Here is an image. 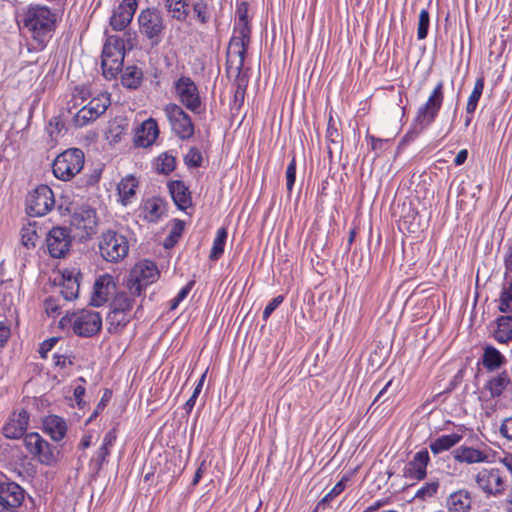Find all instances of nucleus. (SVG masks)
Listing matches in <instances>:
<instances>
[{"mask_svg": "<svg viewBox=\"0 0 512 512\" xmlns=\"http://www.w3.org/2000/svg\"><path fill=\"white\" fill-rule=\"evenodd\" d=\"M23 26L33 39L35 50H42L53 36L57 14L44 5H30L23 13Z\"/></svg>", "mask_w": 512, "mask_h": 512, "instance_id": "f257e3e1", "label": "nucleus"}, {"mask_svg": "<svg viewBox=\"0 0 512 512\" xmlns=\"http://www.w3.org/2000/svg\"><path fill=\"white\" fill-rule=\"evenodd\" d=\"M246 3H241L237 9V22L227 51V63L238 72L243 69L245 55L250 44L251 29L248 22Z\"/></svg>", "mask_w": 512, "mask_h": 512, "instance_id": "f03ea898", "label": "nucleus"}, {"mask_svg": "<svg viewBox=\"0 0 512 512\" xmlns=\"http://www.w3.org/2000/svg\"><path fill=\"white\" fill-rule=\"evenodd\" d=\"M129 241L122 233L108 229L98 238L100 256L107 262L118 263L124 260L129 253Z\"/></svg>", "mask_w": 512, "mask_h": 512, "instance_id": "7ed1b4c3", "label": "nucleus"}, {"mask_svg": "<svg viewBox=\"0 0 512 512\" xmlns=\"http://www.w3.org/2000/svg\"><path fill=\"white\" fill-rule=\"evenodd\" d=\"M140 34L145 37L152 47L158 46L164 35L165 21L163 14L156 8H146L137 16Z\"/></svg>", "mask_w": 512, "mask_h": 512, "instance_id": "20e7f679", "label": "nucleus"}, {"mask_svg": "<svg viewBox=\"0 0 512 512\" xmlns=\"http://www.w3.org/2000/svg\"><path fill=\"white\" fill-rule=\"evenodd\" d=\"M60 325L65 327L71 325L75 334L81 337H91L97 334L102 327V318L98 312L82 310L66 314Z\"/></svg>", "mask_w": 512, "mask_h": 512, "instance_id": "39448f33", "label": "nucleus"}, {"mask_svg": "<svg viewBox=\"0 0 512 512\" xmlns=\"http://www.w3.org/2000/svg\"><path fill=\"white\" fill-rule=\"evenodd\" d=\"M84 166V153L78 148H70L59 154L53 161L54 176L62 181L74 178Z\"/></svg>", "mask_w": 512, "mask_h": 512, "instance_id": "423d86ee", "label": "nucleus"}, {"mask_svg": "<svg viewBox=\"0 0 512 512\" xmlns=\"http://www.w3.org/2000/svg\"><path fill=\"white\" fill-rule=\"evenodd\" d=\"M125 56V44L117 36L107 38L102 51L103 75L107 79L114 78L122 69Z\"/></svg>", "mask_w": 512, "mask_h": 512, "instance_id": "0eeeda50", "label": "nucleus"}, {"mask_svg": "<svg viewBox=\"0 0 512 512\" xmlns=\"http://www.w3.org/2000/svg\"><path fill=\"white\" fill-rule=\"evenodd\" d=\"M98 218L95 209L83 205L74 210L70 218V229L74 237L87 240L96 233Z\"/></svg>", "mask_w": 512, "mask_h": 512, "instance_id": "6e6552de", "label": "nucleus"}, {"mask_svg": "<svg viewBox=\"0 0 512 512\" xmlns=\"http://www.w3.org/2000/svg\"><path fill=\"white\" fill-rule=\"evenodd\" d=\"M172 132L181 140L190 139L194 135V124L191 117L181 106L169 103L163 108Z\"/></svg>", "mask_w": 512, "mask_h": 512, "instance_id": "1a4fd4ad", "label": "nucleus"}, {"mask_svg": "<svg viewBox=\"0 0 512 512\" xmlns=\"http://www.w3.org/2000/svg\"><path fill=\"white\" fill-rule=\"evenodd\" d=\"M444 84L438 82L432 90L426 102L418 108L415 122L422 128L429 126L434 122L442 107L444 100Z\"/></svg>", "mask_w": 512, "mask_h": 512, "instance_id": "9d476101", "label": "nucleus"}, {"mask_svg": "<svg viewBox=\"0 0 512 512\" xmlns=\"http://www.w3.org/2000/svg\"><path fill=\"white\" fill-rule=\"evenodd\" d=\"M159 277V271L155 263L143 260L135 264L129 279L131 293L141 295L143 288L154 283Z\"/></svg>", "mask_w": 512, "mask_h": 512, "instance_id": "9b49d317", "label": "nucleus"}, {"mask_svg": "<svg viewBox=\"0 0 512 512\" xmlns=\"http://www.w3.org/2000/svg\"><path fill=\"white\" fill-rule=\"evenodd\" d=\"M175 95L179 102L193 113H200L202 100L195 82L188 76H181L174 82Z\"/></svg>", "mask_w": 512, "mask_h": 512, "instance_id": "f8f14e48", "label": "nucleus"}, {"mask_svg": "<svg viewBox=\"0 0 512 512\" xmlns=\"http://www.w3.org/2000/svg\"><path fill=\"white\" fill-rule=\"evenodd\" d=\"M26 204L31 216H44L55 205L54 193L49 186L39 185L29 193Z\"/></svg>", "mask_w": 512, "mask_h": 512, "instance_id": "ddd939ff", "label": "nucleus"}, {"mask_svg": "<svg viewBox=\"0 0 512 512\" xmlns=\"http://www.w3.org/2000/svg\"><path fill=\"white\" fill-rule=\"evenodd\" d=\"M475 483L486 496L497 497L504 493L505 480L500 471L495 468H482L475 475Z\"/></svg>", "mask_w": 512, "mask_h": 512, "instance_id": "4468645a", "label": "nucleus"}, {"mask_svg": "<svg viewBox=\"0 0 512 512\" xmlns=\"http://www.w3.org/2000/svg\"><path fill=\"white\" fill-rule=\"evenodd\" d=\"M24 445L28 452L45 465H52L57 460V452L38 433H29L24 437Z\"/></svg>", "mask_w": 512, "mask_h": 512, "instance_id": "2eb2a0df", "label": "nucleus"}, {"mask_svg": "<svg viewBox=\"0 0 512 512\" xmlns=\"http://www.w3.org/2000/svg\"><path fill=\"white\" fill-rule=\"evenodd\" d=\"M85 95L83 89H75L72 98L67 103V112L71 116L70 122L75 127H83L92 121H95L89 109L83 105Z\"/></svg>", "mask_w": 512, "mask_h": 512, "instance_id": "dca6fc26", "label": "nucleus"}, {"mask_svg": "<svg viewBox=\"0 0 512 512\" xmlns=\"http://www.w3.org/2000/svg\"><path fill=\"white\" fill-rule=\"evenodd\" d=\"M46 243L50 255L54 258H60L69 251L71 237L66 228L54 227L49 231Z\"/></svg>", "mask_w": 512, "mask_h": 512, "instance_id": "f3484780", "label": "nucleus"}, {"mask_svg": "<svg viewBox=\"0 0 512 512\" xmlns=\"http://www.w3.org/2000/svg\"><path fill=\"white\" fill-rule=\"evenodd\" d=\"M137 8V0H122L114 7L110 17V25L113 30H124L131 23Z\"/></svg>", "mask_w": 512, "mask_h": 512, "instance_id": "a211bd4d", "label": "nucleus"}, {"mask_svg": "<svg viewBox=\"0 0 512 512\" xmlns=\"http://www.w3.org/2000/svg\"><path fill=\"white\" fill-rule=\"evenodd\" d=\"M24 499L22 488L16 483L0 485V512H16Z\"/></svg>", "mask_w": 512, "mask_h": 512, "instance_id": "6ab92c4d", "label": "nucleus"}, {"mask_svg": "<svg viewBox=\"0 0 512 512\" xmlns=\"http://www.w3.org/2000/svg\"><path fill=\"white\" fill-rule=\"evenodd\" d=\"M430 462L429 452L422 449L416 452L403 469V476L408 480L421 481L426 477L427 466Z\"/></svg>", "mask_w": 512, "mask_h": 512, "instance_id": "aec40b11", "label": "nucleus"}, {"mask_svg": "<svg viewBox=\"0 0 512 512\" xmlns=\"http://www.w3.org/2000/svg\"><path fill=\"white\" fill-rule=\"evenodd\" d=\"M115 288L116 284L112 275L103 274L99 276L93 286L90 304L95 307L102 306L114 293Z\"/></svg>", "mask_w": 512, "mask_h": 512, "instance_id": "412c9836", "label": "nucleus"}, {"mask_svg": "<svg viewBox=\"0 0 512 512\" xmlns=\"http://www.w3.org/2000/svg\"><path fill=\"white\" fill-rule=\"evenodd\" d=\"M454 458L460 463L478 464L492 462L493 455L489 448L477 449L470 446H460L454 451Z\"/></svg>", "mask_w": 512, "mask_h": 512, "instance_id": "4be33fe9", "label": "nucleus"}, {"mask_svg": "<svg viewBox=\"0 0 512 512\" xmlns=\"http://www.w3.org/2000/svg\"><path fill=\"white\" fill-rule=\"evenodd\" d=\"M81 273L78 268L65 269L62 272L61 281L59 283V292L67 301H72L78 297L80 284L79 278Z\"/></svg>", "mask_w": 512, "mask_h": 512, "instance_id": "5701e85b", "label": "nucleus"}, {"mask_svg": "<svg viewBox=\"0 0 512 512\" xmlns=\"http://www.w3.org/2000/svg\"><path fill=\"white\" fill-rule=\"evenodd\" d=\"M29 422V415L25 410L13 413L3 427L5 437L18 439L24 435Z\"/></svg>", "mask_w": 512, "mask_h": 512, "instance_id": "b1692460", "label": "nucleus"}, {"mask_svg": "<svg viewBox=\"0 0 512 512\" xmlns=\"http://www.w3.org/2000/svg\"><path fill=\"white\" fill-rule=\"evenodd\" d=\"M159 135L158 124L155 119L149 118L145 120L135 133V144L139 147H149L157 139Z\"/></svg>", "mask_w": 512, "mask_h": 512, "instance_id": "393cba45", "label": "nucleus"}, {"mask_svg": "<svg viewBox=\"0 0 512 512\" xmlns=\"http://www.w3.org/2000/svg\"><path fill=\"white\" fill-rule=\"evenodd\" d=\"M484 388L492 398L500 397L504 392L512 389V379L507 371L492 375L485 383Z\"/></svg>", "mask_w": 512, "mask_h": 512, "instance_id": "a878e982", "label": "nucleus"}, {"mask_svg": "<svg viewBox=\"0 0 512 512\" xmlns=\"http://www.w3.org/2000/svg\"><path fill=\"white\" fill-rule=\"evenodd\" d=\"M471 505V495L464 489L451 493L446 500V508L449 512H469Z\"/></svg>", "mask_w": 512, "mask_h": 512, "instance_id": "bb28decb", "label": "nucleus"}, {"mask_svg": "<svg viewBox=\"0 0 512 512\" xmlns=\"http://www.w3.org/2000/svg\"><path fill=\"white\" fill-rule=\"evenodd\" d=\"M168 188L174 203L179 209L186 210L192 205L188 187L182 181H171Z\"/></svg>", "mask_w": 512, "mask_h": 512, "instance_id": "cd10ccee", "label": "nucleus"}, {"mask_svg": "<svg viewBox=\"0 0 512 512\" xmlns=\"http://www.w3.org/2000/svg\"><path fill=\"white\" fill-rule=\"evenodd\" d=\"M117 435L114 429L109 430L103 437L102 445L98 449L96 455L92 458L91 463L95 470H100L104 463L107 461V457L110 454V450L116 441Z\"/></svg>", "mask_w": 512, "mask_h": 512, "instance_id": "c85d7f7f", "label": "nucleus"}, {"mask_svg": "<svg viewBox=\"0 0 512 512\" xmlns=\"http://www.w3.org/2000/svg\"><path fill=\"white\" fill-rule=\"evenodd\" d=\"M43 428L54 441H61L67 433L65 420L57 415L47 416L43 421Z\"/></svg>", "mask_w": 512, "mask_h": 512, "instance_id": "c756f323", "label": "nucleus"}, {"mask_svg": "<svg viewBox=\"0 0 512 512\" xmlns=\"http://www.w3.org/2000/svg\"><path fill=\"white\" fill-rule=\"evenodd\" d=\"M138 181L135 177L129 175L123 178L117 186L119 201L123 206L133 202L136 195Z\"/></svg>", "mask_w": 512, "mask_h": 512, "instance_id": "7c9ffc66", "label": "nucleus"}, {"mask_svg": "<svg viewBox=\"0 0 512 512\" xmlns=\"http://www.w3.org/2000/svg\"><path fill=\"white\" fill-rule=\"evenodd\" d=\"M506 357L494 346L486 345L483 349L482 363L488 371L500 369L506 363Z\"/></svg>", "mask_w": 512, "mask_h": 512, "instance_id": "2f4dec72", "label": "nucleus"}, {"mask_svg": "<svg viewBox=\"0 0 512 512\" xmlns=\"http://www.w3.org/2000/svg\"><path fill=\"white\" fill-rule=\"evenodd\" d=\"M141 211L145 220L157 222L164 214L165 206L161 199L153 197L143 202Z\"/></svg>", "mask_w": 512, "mask_h": 512, "instance_id": "473e14b6", "label": "nucleus"}, {"mask_svg": "<svg viewBox=\"0 0 512 512\" xmlns=\"http://www.w3.org/2000/svg\"><path fill=\"white\" fill-rule=\"evenodd\" d=\"M493 337L499 343L512 341V316H501L497 318Z\"/></svg>", "mask_w": 512, "mask_h": 512, "instance_id": "72a5a7b5", "label": "nucleus"}, {"mask_svg": "<svg viewBox=\"0 0 512 512\" xmlns=\"http://www.w3.org/2000/svg\"><path fill=\"white\" fill-rule=\"evenodd\" d=\"M462 439V435L458 433H452L447 435H442L435 440L431 441L429 444L430 450L433 454L437 455L444 451L449 450L456 444H458Z\"/></svg>", "mask_w": 512, "mask_h": 512, "instance_id": "f704fd0d", "label": "nucleus"}, {"mask_svg": "<svg viewBox=\"0 0 512 512\" xmlns=\"http://www.w3.org/2000/svg\"><path fill=\"white\" fill-rule=\"evenodd\" d=\"M108 331L119 333L131 320V314L112 309L107 315Z\"/></svg>", "mask_w": 512, "mask_h": 512, "instance_id": "c9c22d12", "label": "nucleus"}, {"mask_svg": "<svg viewBox=\"0 0 512 512\" xmlns=\"http://www.w3.org/2000/svg\"><path fill=\"white\" fill-rule=\"evenodd\" d=\"M165 7L170 16L184 21L189 14V0H165Z\"/></svg>", "mask_w": 512, "mask_h": 512, "instance_id": "e433bc0d", "label": "nucleus"}, {"mask_svg": "<svg viewBox=\"0 0 512 512\" xmlns=\"http://www.w3.org/2000/svg\"><path fill=\"white\" fill-rule=\"evenodd\" d=\"M110 105V97L106 93H102L92 98L85 106L89 109L90 114L96 120L100 117Z\"/></svg>", "mask_w": 512, "mask_h": 512, "instance_id": "4c0bfd02", "label": "nucleus"}, {"mask_svg": "<svg viewBox=\"0 0 512 512\" xmlns=\"http://www.w3.org/2000/svg\"><path fill=\"white\" fill-rule=\"evenodd\" d=\"M135 296H138L137 294L129 292H120L118 293L112 303V309L131 314V309L134 306L135 303Z\"/></svg>", "mask_w": 512, "mask_h": 512, "instance_id": "58836bf2", "label": "nucleus"}, {"mask_svg": "<svg viewBox=\"0 0 512 512\" xmlns=\"http://www.w3.org/2000/svg\"><path fill=\"white\" fill-rule=\"evenodd\" d=\"M142 81V71L135 67L129 66L122 74V84L129 89H136Z\"/></svg>", "mask_w": 512, "mask_h": 512, "instance_id": "ea45409f", "label": "nucleus"}, {"mask_svg": "<svg viewBox=\"0 0 512 512\" xmlns=\"http://www.w3.org/2000/svg\"><path fill=\"white\" fill-rule=\"evenodd\" d=\"M227 236L228 233L226 228L222 227L217 230L210 252L211 260H218L222 256Z\"/></svg>", "mask_w": 512, "mask_h": 512, "instance_id": "a19ab883", "label": "nucleus"}, {"mask_svg": "<svg viewBox=\"0 0 512 512\" xmlns=\"http://www.w3.org/2000/svg\"><path fill=\"white\" fill-rule=\"evenodd\" d=\"M499 310L512 312V279L506 278L499 298Z\"/></svg>", "mask_w": 512, "mask_h": 512, "instance_id": "79ce46f5", "label": "nucleus"}, {"mask_svg": "<svg viewBox=\"0 0 512 512\" xmlns=\"http://www.w3.org/2000/svg\"><path fill=\"white\" fill-rule=\"evenodd\" d=\"M484 89V79L478 78L475 82L474 89L470 94L467 105H466V113L473 114L477 108L478 101L483 93Z\"/></svg>", "mask_w": 512, "mask_h": 512, "instance_id": "37998d69", "label": "nucleus"}, {"mask_svg": "<svg viewBox=\"0 0 512 512\" xmlns=\"http://www.w3.org/2000/svg\"><path fill=\"white\" fill-rule=\"evenodd\" d=\"M156 170L162 174H169L175 169L176 160L175 157L170 153H162L156 160Z\"/></svg>", "mask_w": 512, "mask_h": 512, "instance_id": "c03bdc74", "label": "nucleus"}, {"mask_svg": "<svg viewBox=\"0 0 512 512\" xmlns=\"http://www.w3.org/2000/svg\"><path fill=\"white\" fill-rule=\"evenodd\" d=\"M430 27V15L427 9H422L419 12L418 23H417V38L418 40H424L429 31Z\"/></svg>", "mask_w": 512, "mask_h": 512, "instance_id": "a18cd8bd", "label": "nucleus"}, {"mask_svg": "<svg viewBox=\"0 0 512 512\" xmlns=\"http://www.w3.org/2000/svg\"><path fill=\"white\" fill-rule=\"evenodd\" d=\"M37 240V233L34 227L31 225L23 227L21 230V242L22 244L30 249L35 247Z\"/></svg>", "mask_w": 512, "mask_h": 512, "instance_id": "49530a36", "label": "nucleus"}, {"mask_svg": "<svg viewBox=\"0 0 512 512\" xmlns=\"http://www.w3.org/2000/svg\"><path fill=\"white\" fill-rule=\"evenodd\" d=\"M193 285L194 282L190 281L180 289L178 294L170 301V310H175L180 305L192 290Z\"/></svg>", "mask_w": 512, "mask_h": 512, "instance_id": "de8ad7c7", "label": "nucleus"}, {"mask_svg": "<svg viewBox=\"0 0 512 512\" xmlns=\"http://www.w3.org/2000/svg\"><path fill=\"white\" fill-rule=\"evenodd\" d=\"M184 160L189 167H199L202 163V154L197 148L192 147L185 155Z\"/></svg>", "mask_w": 512, "mask_h": 512, "instance_id": "09e8293b", "label": "nucleus"}, {"mask_svg": "<svg viewBox=\"0 0 512 512\" xmlns=\"http://www.w3.org/2000/svg\"><path fill=\"white\" fill-rule=\"evenodd\" d=\"M296 179V162L293 158L286 169V187L289 192L292 191Z\"/></svg>", "mask_w": 512, "mask_h": 512, "instance_id": "8fccbe9b", "label": "nucleus"}, {"mask_svg": "<svg viewBox=\"0 0 512 512\" xmlns=\"http://www.w3.org/2000/svg\"><path fill=\"white\" fill-rule=\"evenodd\" d=\"M348 477L344 476L339 482H337L329 493L323 498V501L332 500L336 496L340 495L346 488V482Z\"/></svg>", "mask_w": 512, "mask_h": 512, "instance_id": "3c124183", "label": "nucleus"}, {"mask_svg": "<svg viewBox=\"0 0 512 512\" xmlns=\"http://www.w3.org/2000/svg\"><path fill=\"white\" fill-rule=\"evenodd\" d=\"M438 487H439V485L437 482L427 483L425 486H423L422 488H420L418 490V492L416 493V497H419L422 499H424L426 497H431L437 492Z\"/></svg>", "mask_w": 512, "mask_h": 512, "instance_id": "603ef678", "label": "nucleus"}, {"mask_svg": "<svg viewBox=\"0 0 512 512\" xmlns=\"http://www.w3.org/2000/svg\"><path fill=\"white\" fill-rule=\"evenodd\" d=\"M184 227H185V224H184L183 221L175 220V222L173 224V227L171 228V231L169 233L168 239L172 243L177 242L178 239L180 238V236L182 235L183 231H184Z\"/></svg>", "mask_w": 512, "mask_h": 512, "instance_id": "864d4df0", "label": "nucleus"}, {"mask_svg": "<svg viewBox=\"0 0 512 512\" xmlns=\"http://www.w3.org/2000/svg\"><path fill=\"white\" fill-rule=\"evenodd\" d=\"M284 297L282 295H279L275 298H273L265 307L263 311V319L267 320L270 315L273 313L275 309L278 308V306L283 302Z\"/></svg>", "mask_w": 512, "mask_h": 512, "instance_id": "5fc2aeb1", "label": "nucleus"}, {"mask_svg": "<svg viewBox=\"0 0 512 512\" xmlns=\"http://www.w3.org/2000/svg\"><path fill=\"white\" fill-rule=\"evenodd\" d=\"M500 433L508 440L512 441V416L506 418L500 427Z\"/></svg>", "mask_w": 512, "mask_h": 512, "instance_id": "6e6d98bb", "label": "nucleus"}, {"mask_svg": "<svg viewBox=\"0 0 512 512\" xmlns=\"http://www.w3.org/2000/svg\"><path fill=\"white\" fill-rule=\"evenodd\" d=\"M11 335L10 327L5 321H0V346H4Z\"/></svg>", "mask_w": 512, "mask_h": 512, "instance_id": "4d7b16f0", "label": "nucleus"}, {"mask_svg": "<svg viewBox=\"0 0 512 512\" xmlns=\"http://www.w3.org/2000/svg\"><path fill=\"white\" fill-rule=\"evenodd\" d=\"M58 341L57 338H50L45 340L39 349V353L41 354V357L45 358L46 354L54 347L56 342Z\"/></svg>", "mask_w": 512, "mask_h": 512, "instance_id": "13d9d810", "label": "nucleus"}, {"mask_svg": "<svg viewBox=\"0 0 512 512\" xmlns=\"http://www.w3.org/2000/svg\"><path fill=\"white\" fill-rule=\"evenodd\" d=\"M45 310L48 315L55 316L58 315V306L54 303L52 299H48L45 302Z\"/></svg>", "mask_w": 512, "mask_h": 512, "instance_id": "bf43d9fd", "label": "nucleus"}, {"mask_svg": "<svg viewBox=\"0 0 512 512\" xmlns=\"http://www.w3.org/2000/svg\"><path fill=\"white\" fill-rule=\"evenodd\" d=\"M467 157H468L467 150L466 149L460 150L457 153L456 157L454 158V164L456 166L462 165L466 161Z\"/></svg>", "mask_w": 512, "mask_h": 512, "instance_id": "052dcab7", "label": "nucleus"}, {"mask_svg": "<svg viewBox=\"0 0 512 512\" xmlns=\"http://www.w3.org/2000/svg\"><path fill=\"white\" fill-rule=\"evenodd\" d=\"M85 394V388L83 386H77L75 387L74 389V397L77 401V404L80 406L81 405V401H82V397L84 396Z\"/></svg>", "mask_w": 512, "mask_h": 512, "instance_id": "680f3d73", "label": "nucleus"}, {"mask_svg": "<svg viewBox=\"0 0 512 512\" xmlns=\"http://www.w3.org/2000/svg\"><path fill=\"white\" fill-rule=\"evenodd\" d=\"M92 438L93 437L91 434H87V435L83 436V438L80 442V447L82 449L88 448L92 444Z\"/></svg>", "mask_w": 512, "mask_h": 512, "instance_id": "e2e57ef3", "label": "nucleus"}, {"mask_svg": "<svg viewBox=\"0 0 512 512\" xmlns=\"http://www.w3.org/2000/svg\"><path fill=\"white\" fill-rule=\"evenodd\" d=\"M196 400L197 398H195V396H191L185 403L184 405V409L187 411V413H190L192 411V409L194 408L195 406V403H196Z\"/></svg>", "mask_w": 512, "mask_h": 512, "instance_id": "0e129e2a", "label": "nucleus"}, {"mask_svg": "<svg viewBox=\"0 0 512 512\" xmlns=\"http://www.w3.org/2000/svg\"><path fill=\"white\" fill-rule=\"evenodd\" d=\"M203 465H204V463H202L200 465V467L196 470L194 479H193V485H196L200 481V479L202 477V473H203V470H202Z\"/></svg>", "mask_w": 512, "mask_h": 512, "instance_id": "69168bd1", "label": "nucleus"}, {"mask_svg": "<svg viewBox=\"0 0 512 512\" xmlns=\"http://www.w3.org/2000/svg\"><path fill=\"white\" fill-rule=\"evenodd\" d=\"M506 269L512 272V247L510 248V252L506 258Z\"/></svg>", "mask_w": 512, "mask_h": 512, "instance_id": "338daca9", "label": "nucleus"}, {"mask_svg": "<svg viewBox=\"0 0 512 512\" xmlns=\"http://www.w3.org/2000/svg\"><path fill=\"white\" fill-rule=\"evenodd\" d=\"M506 511L512 512V490L509 492L506 500Z\"/></svg>", "mask_w": 512, "mask_h": 512, "instance_id": "774afa93", "label": "nucleus"}]
</instances>
